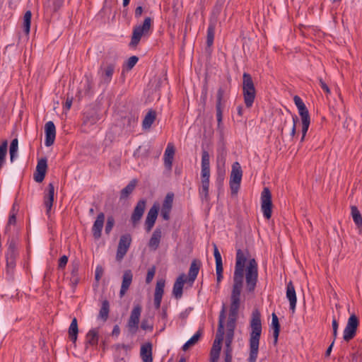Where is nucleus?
<instances>
[{
	"label": "nucleus",
	"instance_id": "57",
	"mask_svg": "<svg viewBox=\"0 0 362 362\" xmlns=\"http://www.w3.org/2000/svg\"><path fill=\"white\" fill-rule=\"evenodd\" d=\"M201 177H202V180L209 181L210 168H202Z\"/></svg>",
	"mask_w": 362,
	"mask_h": 362
},
{
	"label": "nucleus",
	"instance_id": "11",
	"mask_svg": "<svg viewBox=\"0 0 362 362\" xmlns=\"http://www.w3.org/2000/svg\"><path fill=\"white\" fill-rule=\"evenodd\" d=\"M142 308L140 305H136L132 309L129 318L127 326L129 331L132 334H135L139 329V323Z\"/></svg>",
	"mask_w": 362,
	"mask_h": 362
},
{
	"label": "nucleus",
	"instance_id": "25",
	"mask_svg": "<svg viewBox=\"0 0 362 362\" xmlns=\"http://www.w3.org/2000/svg\"><path fill=\"white\" fill-rule=\"evenodd\" d=\"M162 237V230L160 228H156L148 242V247L152 250H156L159 247L160 242Z\"/></svg>",
	"mask_w": 362,
	"mask_h": 362
},
{
	"label": "nucleus",
	"instance_id": "55",
	"mask_svg": "<svg viewBox=\"0 0 362 362\" xmlns=\"http://www.w3.org/2000/svg\"><path fill=\"white\" fill-rule=\"evenodd\" d=\"M155 274H156V267L155 266H153L151 268L148 269V272H147V274H146V284H150L154 276H155Z\"/></svg>",
	"mask_w": 362,
	"mask_h": 362
},
{
	"label": "nucleus",
	"instance_id": "36",
	"mask_svg": "<svg viewBox=\"0 0 362 362\" xmlns=\"http://www.w3.org/2000/svg\"><path fill=\"white\" fill-rule=\"evenodd\" d=\"M100 119L99 115L95 112H86L83 115L84 124H95Z\"/></svg>",
	"mask_w": 362,
	"mask_h": 362
},
{
	"label": "nucleus",
	"instance_id": "20",
	"mask_svg": "<svg viewBox=\"0 0 362 362\" xmlns=\"http://www.w3.org/2000/svg\"><path fill=\"white\" fill-rule=\"evenodd\" d=\"M105 214L100 212L98 214L96 220L95 221L92 227V233L95 239L98 240L101 237L102 230L104 226Z\"/></svg>",
	"mask_w": 362,
	"mask_h": 362
},
{
	"label": "nucleus",
	"instance_id": "48",
	"mask_svg": "<svg viewBox=\"0 0 362 362\" xmlns=\"http://www.w3.org/2000/svg\"><path fill=\"white\" fill-rule=\"evenodd\" d=\"M221 5H218V3L214 6L211 16L209 19V22H211L213 20H214V24L217 23L218 21V17L221 13Z\"/></svg>",
	"mask_w": 362,
	"mask_h": 362
},
{
	"label": "nucleus",
	"instance_id": "1",
	"mask_svg": "<svg viewBox=\"0 0 362 362\" xmlns=\"http://www.w3.org/2000/svg\"><path fill=\"white\" fill-rule=\"evenodd\" d=\"M249 256L250 253L247 250H237L226 330L235 331V329L236 320L240 305V295L243 286L245 272L247 291L252 293L257 286L258 281V264L255 258H250L248 260L247 265L245 267V263Z\"/></svg>",
	"mask_w": 362,
	"mask_h": 362
},
{
	"label": "nucleus",
	"instance_id": "32",
	"mask_svg": "<svg viewBox=\"0 0 362 362\" xmlns=\"http://www.w3.org/2000/svg\"><path fill=\"white\" fill-rule=\"evenodd\" d=\"M68 333L70 340L73 343H76L78 333V322L76 317H74V319L72 320L71 325L69 327Z\"/></svg>",
	"mask_w": 362,
	"mask_h": 362
},
{
	"label": "nucleus",
	"instance_id": "52",
	"mask_svg": "<svg viewBox=\"0 0 362 362\" xmlns=\"http://www.w3.org/2000/svg\"><path fill=\"white\" fill-rule=\"evenodd\" d=\"M115 225V218L112 216H110L107 218L105 231L106 234H109Z\"/></svg>",
	"mask_w": 362,
	"mask_h": 362
},
{
	"label": "nucleus",
	"instance_id": "15",
	"mask_svg": "<svg viewBox=\"0 0 362 362\" xmlns=\"http://www.w3.org/2000/svg\"><path fill=\"white\" fill-rule=\"evenodd\" d=\"M47 192L45 193L44 195V205L46 208V214L49 217L50 211L54 202V186L52 183H49L47 185Z\"/></svg>",
	"mask_w": 362,
	"mask_h": 362
},
{
	"label": "nucleus",
	"instance_id": "27",
	"mask_svg": "<svg viewBox=\"0 0 362 362\" xmlns=\"http://www.w3.org/2000/svg\"><path fill=\"white\" fill-rule=\"evenodd\" d=\"M99 340V331L98 328H93L88 331L86 336V347L88 345L97 346Z\"/></svg>",
	"mask_w": 362,
	"mask_h": 362
},
{
	"label": "nucleus",
	"instance_id": "43",
	"mask_svg": "<svg viewBox=\"0 0 362 362\" xmlns=\"http://www.w3.org/2000/svg\"><path fill=\"white\" fill-rule=\"evenodd\" d=\"M224 362H232L233 347L231 343H225V349L223 351Z\"/></svg>",
	"mask_w": 362,
	"mask_h": 362
},
{
	"label": "nucleus",
	"instance_id": "35",
	"mask_svg": "<svg viewBox=\"0 0 362 362\" xmlns=\"http://www.w3.org/2000/svg\"><path fill=\"white\" fill-rule=\"evenodd\" d=\"M214 21H215L213 20L209 23L206 35V45L208 47H211L214 43L215 29L216 26V24H214Z\"/></svg>",
	"mask_w": 362,
	"mask_h": 362
},
{
	"label": "nucleus",
	"instance_id": "24",
	"mask_svg": "<svg viewBox=\"0 0 362 362\" xmlns=\"http://www.w3.org/2000/svg\"><path fill=\"white\" fill-rule=\"evenodd\" d=\"M152 344L147 342L141 346L140 356L143 362H153Z\"/></svg>",
	"mask_w": 362,
	"mask_h": 362
},
{
	"label": "nucleus",
	"instance_id": "10",
	"mask_svg": "<svg viewBox=\"0 0 362 362\" xmlns=\"http://www.w3.org/2000/svg\"><path fill=\"white\" fill-rule=\"evenodd\" d=\"M225 94V89L220 87L216 93V119L218 122V129L222 131L223 129V110L224 108L223 97Z\"/></svg>",
	"mask_w": 362,
	"mask_h": 362
},
{
	"label": "nucleus",
	"instance_id": "29",
	"mask_svg": "<svg viewBox=\"0 0 362 362\" xmlns=\"http://www.w3.org/2000/svg\"><path fill=\"white\" fill-rule=\"evenodd\" d=\"M272 324L271 328L273 330L274 344L276 345L278 342V338L280 333L281 325L277 315L273 313L272 315Z\"/></svg>",
	"mask_w": 362,
	"mask_h": 362
},
{
	"label": "nucleus",
	"instance_id": "8",
	"mask_svg": "<svg viewBox=\"0 0 362 362\" xmlns=\"http://www.w3.org/2000/svg\"><path fill=\"white\" fill-rule=\"evenodd\" d=\"M358 325V318L356 315H351L349 317L347 324L344 330L343 339L345 341L348 342L355 337Z\"/></svg>",
	"mask_w": 362,
	"mask_h": 362
},
{
	"label": "nucleus",
	"instance_id": "41",
	"mask_svg": "<svg viewBox=\"0 0 362 362\" xmlns=\"http://www.w3.org/2000/svg\"><path fill=\"white\" fill-rule=\"evenodd\" d=\"M18 141L17 139H14L11 141L9 148V154L11 162H13L15 158L17 157L18 152Z\"/></svg>",
	"mask_w": 362,
	"mask_h": 362
},
{
	"label": "nucleus",
	"instance_id": "47",
	"mask_svg": "<svg viewBox=\"0 0 362 362\" xmlns=\"http://www.w3.org/2000/svg\"><path fill=\"white\" fill-rule=\"evenodd\" d=\"M202 168H210V156L209 153L206 150L202 151Z\"/></svg>",
	"mask_w": 362,
	"mask_h": 362
},
{
	"label": "nucleus",
	"instance_id": "2",
	"mask_svg": "<svg viewBox=\"0 0 362 362\" xmlns=\"http://www.w3.org/2000/svg\"><path fill=\"white\" fill-rule=\"evenodd\" d=\"M251 331L249 339V357L248 362H256L259 353V340L262 331L261 313L258 309L252 310L250 322Z\"/></svg>",
	"mask_w": 362,
	"mask_h": 362
},
{
	"label": "nucleus",
	"instance_id": "42",
	"mask_svg": "<svg viewBox=\"0 0 362 362\" xmlns=\"http://www.w3.org/2000/svg\"><path fill=\"white\" fill-rule=\"evenodd\" d=\"M165 281L163 279H160L157 281L154 296L163 298L164 293V287Z\"/></svg>",
	"mask_w": 362,
	"mask_h": 362
},
{
	"label": "nucleus",
	"instance_id": "21",
	"mask_svg": "<svg viewBox=\"0 0 362 362\" xmlns=\"http://www.w3.org/2000/svg\"><path fill=\"white\" fill-rule=\"evenodd\" d=\"M286 298L289 300L290 303V310L292 313H294L296 311V293L295 291L294 286L292 281H289L287 284L286 286Z\"/></svg>",
	"mask_w": 362,
	"mask_h": 362
},
{
	"label": "nucleus",
	"instance_id": "18",
	"mask_svg": "<svg viewBox=\"0 0 362 362\" xmlns=\"http://www.w3.org/2000/svg\"><path fill=\"white\" fill-rule=\"evenodd\" d=\"M45 146L49 147L54 144L56 136V127L53 122L49 121L45 124Z\"/></svg>",
	"mask_w": 362,
	"mask_h": 362
},
{
	"label": "nucleus",
	"instance_id": "34",
	"mask_svg": "<svg viewBox=\"0 0 362 362\" xmlns=\"http://www.w3.org/2000/svg\"><path fill=\"white\" fill-rule=\"evenodd\" d=\"M202 334V329H199L182 347L184 351H187L191 346L195 345Z\"/></svg>",
	"mask_w": 362,
	"mask_h": 362
},
{
	"label": "nucleus",
	"instance_id": "7",
	"mask_svg": "<svg viewBox=\"0 0 362 362\" xmlns=\"http://www.w3.org/2000/svg\"><path fill=\"white\" fill-rule=\"evenodd\" d=\"M272 193L268 187H264L261 193V209L267 220L272 217Z\"/></svg>",
	"mask_w": 362,
	"mask_h": 362
},
{
	"label": "nucleus",
	"instance_id": "23",
	"mask_svg": "<svg viewBox=\"0 0 362 362\" xmlns=\"http://www.w3.org/2000/svg\"><path fill=\"white\" fill-rule=\"evenodd\" d=\"M133 279V274L130 269H127L124 271L122 276V286L119 291V296L122 298L127 290L129 289Z\"/></svg>",
	"mask_w": 362,
	"mask_h": 362
},
{
	"label": "nucleus",
	"instance_id": "16",
	"mask_svg": "<svg viewBox=\"0 0 362 362\" xmlns=\"http://www.w3.org/2000/svg\"><path fill=\"white\" fill-rule=\"evenodd\" d=\"M47 168V160L46 158H41L37 164L36 170L34 173V180L37 182H42L45 177Z\"/></svg>",
	"mask_w": 362,
	"mask_h": 362
},
{
	"label": "nucleus",
	"instance_id": "22",
	"mask_svg": "<svg viewBox=\"0 0 362 362\" xmlns=\"http://www.w3.org/2000/svg\"><path fill=\"white\" fill-rule=\"evenodd\" d=\"M115 69V62L106 63L101 66L100 69L103 70L102 78L104 83H109L110 82Z\"/></svg>",
	"mask_w": 362,
	"mask_h": 362
},
{
	"label": "nucleus",
	"instance_id": "12",
	"mask_svg": "<svg viewBox=\"0 0 362 362\" xmlns=\"http://www.w3.org/2000/svg\"><path fill=\"white\" fill-rule=\"evenodd\" d=\"M223 337L224 332H216V338L210 351V362H218L221 350V344L223 340Z\"/></svg>",
	"mask_w": 362,
	"mask_h": 362
},
{
	"label": "nucleus",
	"instance_id": "40",
	"mask_svg": "<svg viewBox=\"0 0 362 362\" xmlns=\"http://www.w3.org/2000/svg\"><path fill=\"white\" fill-rule=\"evenodd\" d=\"M32 13L27 11L23 16V30L26 35H28L30 29Z\"/></svg>",
	"mask_w": 362,
	"mask_h": 362
},
{
	"label": "nucleus",
	"instance_id": "45",
	"mask_svg": "<svg viewBox=\"0 0 362 362\" xmlns=\"http://www.w3.org/2000/svg\"><path fill=\"white\" fill-rule=\"evenodd\" d=\"M173 199L174 194L172 192L168 193L165 197L161 209L171 210L173 208Z\"/></svg>",
	"mask_w": 362,
	"mask_h": 362
},
{
	"label": "nucleus",
	"instance_id": "4",
	"mask_svg": "<svg viewBox=\"0 0 362 362\" xmlns=\"http://www.w3.org/2000/svg\"><path fill=\"white\" fill-rule=\"evenodd\" d=\"M152 19L150 17H146L142 24L134 27L131 41L129 44V47H136L141 37L148 35Z\"/></svg>",
	"mask_w": 362,
	"mask_h": 362
},
{
	"label": "nucleus",
	"instance_id": "61",
	"mask_svg": "<svg viewBox=\"0 0 362 362\" xmlns=\"http://www.w3.org/2000/svg\"><path fill=\"white\" fill-rule=\"evenodd\" d=\"M310 123V119H303L302 120V134L305 136L308 130L309 126Z\"/></svg>",
	"mask_w": 362,
	"mask_h": 362
},
{
	"label": "nucleus",
	"instance_id": "53",
	"mask_svg": "<svg viewBox=\"0 0 362 362\" xmlns=\"http://www.w3.org/2000/svg\"><path fill=\"white\" fill-rule=\"evenodd\" d=\"M139 61V57L136 56L130 57L126 62V67L127 70H131Z\"/></svg>",
	"mask_w": 362,
	"mask_h": 362
},
{
	"label": "nucleus",
	"instance_id": "59",
	"mask_svg": "<svg viewBox=\"0 0 362 362\" xmlns=\"http://www.w3.org/2000/svg\"><path fill=\"white\" fill-rule=\"evenodd\" d=\"M103 272H104V270H103V268L102 267V266L98 265L96 267V269L95 271V279L96 281H99L101 279V277L103 274Z\"/></svg>",
	"mask_w": 362,
	"mask_h": 362
},
{
	"label": "nucleus",
	"instance_id": "13",
	"mask_svg": "<svg viewBox=\"0 0 362 362\" xmlns=\"http://www.w3.org/2000/svg\"><path fill=\"white\" fill-rule=\"evenodd\" d=\"M146 205V201L144 199H140L136 204L131 216V221L134 226H136L141 220L144 213Z\"/></svg>",
	"mask_w": 362,
	"mask_h": 362
},
{
	"label": "nucleus",
	"instance_id": "6",
	"mask_svg": "<svg viewBox=\"0 0 362 362\" xmlns=\"http://www.w3.org/2000/svg\"><path fill=\"white\" fill-rule=\"evenodd\" d=\"M243 170L238 162L233 163L230 176V188L232 195H236L240 187Z\"/></svg>",
	"mask_w": 362,
	"mask_h": 362
},
{
	"label": "nucleus",
	"instance_id": "50",
	"mask_svg": "<svg viewBox=\"0 0 362 362\" xmlns=\"http://www.w3.org/2000/svg\"><path fill=\"white\" fill-rule=\"evenodd\" d=\"M214 255L216 261V267L223 266L222 257L216 244L214 245Z\"/></svg>",
	"mask_w": 362,
	"mask_h": 362
},
{
	"label": "nucleus",
	"instance_id": "28",
	"mask_svg": "<svg viewBox=\"0 0 362 362\" xmlns=\"http://www.w3.org/2000/svg\"><path fill=\"white\" fill-rule=\"evenodd\" d=\"M201 265H202V263H201L200 260L195 259L192 262L190 267H189V274H189V277H188L189 282L192 284L195 281V279L199 274V271Z\"/></svg>",
	"mask_w": 362,
	"mask_h": 362
},
{
	"label": "nucleus",
	"instance_id": "33",
	"mask_svg": "<svg viewBox=\"0 0 362 362\" xmlns=\"http://www.w3.org/2000/svg\"><path fill=\"white\" fill-rule=\"evenodd\" d=\"M156 118V112L153 110H150L147 114L146 115L143 122L142 126L144 129H149Z\"/></svg>",
	"mask_w": 362,
	"mask_h": 362
},
{
	"label": "nucleus",
	"instance_id": "46",
	"mask_svg": "<svg viewBox=\"0 0 362 362\" xmlns=\"http://www.w3.org/2000/svg\"><path fill=\"white\" fill-rule=\"evenodd\" d=\"M141 328L143 330L151 332L153 329L152 320L149 317H144L141 321Z\"/></svg>",
	"mask_w": 362,
	"mask_h": 362
},
{
	"label": "nucleus",
	"instance_id": "60",
	"mask_svg": "<svg viewBox=\"0 0 362 362\" xmlns=\"http://www.w3.org/2000/svg\"><path fill=\"white\" fill-rule=\"evenodd\" d=\"M224 176H225L224 171H221V170L218 171L216 183H217L218 187L222 186V185L223 183V180H224Z\"/></svg>",
	"mask_w": 362,
	"mask_h": 362
},
{
	"label": "nucleus",
	"instance_id": "3",
	"mask_svg": "<svg viewBox=\"0 0 362 362\" xmlns=\"http://www.w3.org/2000/svg\"><path fill=\"white\" fill-rule=\"evenodd\" d=\"M243 95L245 106L250 108L256 97V90L251 75L246 72L243 75Z\"/></svg>",
	"mask_w": 362,
	"mask_h": 362
},
{
	"label": "nucleus",
	"instance_id": "37",
	"mask_svg": "<svg viewBox=\"0 0 362 362\" xmlns=\"http://www.w3.org/2000/svg\"><path fill=\"white\" fill-rule=\"evenodd\" d=\"M110 312V303L107 300H104L102 302V305L100 309L98 317L102 319L103 321H106L108 318Z\"/></svg>",
	"mask_w": 362,
	"mask_h": 362
},
{
	"label": "nucleus",
	"instance_id": "26",
	"mask_svg": "<svg viewBox=\"0 0 362 362\" xmlns=\"http://www.w3.org/2000/svg\"><path fill=\"white\" fill-rule=\"evenodd\" d=\"M175 155V148L172 144H168L164 153V165L166 168L171 170Z\"/></svg>",
	"mask_w": 362,
	"mask_h": 362
},
{
	"label": "nucleus",
	"instance_id": "49",
	"mask_svg": "<svg viewBox=\"0 0 362 362\" xmlns=\"http://www.w3.org/2000/svg\"><path fill=\"white\" fill-rule=\"evenodd\" d=\"M225 312H226V309H225V306L223 305L222 308V310L219 314L217 331L224 332V320L226 318Z\"/></svg>",
	"mask_w": 362,
	"mask_h": 362
},
{
	"label": "nucleus",
	"instance_id": "38",
	"mask_svg": "<svg viewBox=\"0 0 362 362\" xmlns=\"http://www.w3.org/2000/svg\"><path fill=\"white\" fill-rule=\"evenodd\" d=\"M209 181L202 180V187L199 189V195L202 200L208 201L209 199Z\"/></svg>",
	"mask_w": 362,
	"mask_h": 362
},
{
	"label": "nucleus",
	"instance_id": "14",
	"mask_svg": "<svg viewBox=\"0 0 362 362\" xmlns=\"http://www.w3.org/2000/svg\"><path fill=\"white\" fill-rule=\"evenodd\" d=\"M159 211V206L154 204L149 209L145 221V229L147 232H150L153 228L158 217Z\"/></svg>",
	"mask_w": 362,
	"mask_h": 362
},
{
	"label": "nucleus",
	"instance_id": "5",
	"mask_svg": "<svg viewBox=\"0 0 362 362\" xmlns=\"http://www.w3.org/2000/svg\"><path fill=\"white\" fill-rule=\"evenodd\" d=\"M18 256L17 243L14 238L8 239V248L5 253L6 261V273L12 275L16 267V258Z\"/></svg>",
	"mask_w": 362,
	"mask_h": 362
},
{
	"label": "nucleus",
	"instance_id": "31",
	"mask_svg": "<svg viewBox=\"0 0 362 362\" xmlns=\"http://www.w3.org/2000/svg\"><path fill=\"white\" fill-rule=\"evenodd\" d=\"M136 184L137 180L136 179L132 180L129 184L121 190L119 199H126L132 193L136 186Z\"/></svg>",
	"mask_w": 362,
	"mask_h": 362
},
{
	"label": "nucleus",
	"instance_id": "64",
	"mask_svg": "<svg viewBox=\"0 0 362 362\" xmlns=\"http://www.w3.org/2000/svg\"><path fill=\"white\" fill-rule=\"evenodd\" d=\"M144 12V8L141 5L138 6L134 11V16L136 18H139Z\"/></svg>",
	"mask_w": 362,
	"mask_h": 362
},
{
	"label": "nucleus",
	"instance_id": "62",
	"mask_svg": "<svg viewBox=\"0 0 362 362\" xmlns=\"http://www.w3.org/2000/svg\"><path fill=\"white\" fill-rule=\"evenodd\" d=\"M235 331L226 330L225 343H233Z\"/></svg>",
	"mask_w": 362,
	"mask_h": 362
},
{
	"label": "nucleus",
	"instance_id": "54",
	"mask_svg": "<svg viewBox=\"0 0 362 362\" xmlns=\"http://www.w3.org/2000/svg\"><path fill=\"white\" fill-rule=\"evenodd\" d=\"M332 341H335L337 337V330L339 327V323L335 317L333 318L332 322Z\"/></svg>",
	"mask_w": 362,
	"mask_h": 362
},
{
	"label": "nucleus",
	"instance_id": "63",
	"mask_svg": "<svg viewBox=\"0 0 362 362\" xmlns=\"http://www.w3.org/2000/svg\"><path fill=\"white\" fill-rule=\"evenodd\" d=\"M319 83L320 86L322 88V89L327 94L330 93V90L327 83L322 80V78H319Z\"/></svg>",
	"mask_w": 362,
	"mask_h": 362
},
{
	"label": "nucleus",
	"instance_id": "56",
	"mask_svg": "<svg viewBox=\"0 0 362 362\" xmlns=\"http://www.w3.org/2000/svg\"><path fill=\"white\" fill-rule=\"evenodd\" d=\"M223 266L216 267V281H217L218 284L221 283V281H222V279L223 278Z\"/></svg>",
	"mask_w": 362,
	"mask_h": 362
},
{
	"label": "nucleus",
	"instance_id": "58",
	"mask_svg": "<svg viewBox=\"0 0 362 362\" xmlns=\"http://www.w3.org/2000/svg\"><path fill=\"white\" fill-rule=\"evenodd\" d=\"M67 262H68V257L66 255L62 256L59 259V264H58L59 269H64Z\"/></svg>",
	"mask_w": 362,
	"mask_h": 362
},
{
	"label": "nucleus",
	"instance_id": "19",
	"mask_svg": "<svg viewBox=\"0 0 362 362\" xmlns=\"http://www.w3.org/2000/svg\"><path fill=\"white\" fill-rule=\"evenodd\" d=\"M279 119L281 122L279 125V129L281 130V134H283L284 130L286 128L287 124H290L293 122L297 123L298 121V118L296 115H293L289 111L287 112V114H284L282 112L279 114Z\"/></svg>",
	"mask_w": 362,
	"mask_h": 362
},
{
	"label": "nucleus",
	"instance_id": "39",
	"mask_svg": "<svg viewBox=\"0 0 362 362\" xmlns=\"http://www.w3.org/2000/svg\"><path fill=\"white\" fill-rule=\"evenodd\" d=\"M8 141L4 140L0 146V170L3 168L6 163L7 155Z\"/></svg>",
	"mask_w": 362,
	"mask_h": 362
},
{
	"label": "nucleus",
	"instance_id": "30",
	"mask_svg": "<svg viewBox=\"0 0 362 362\" xmlns=\"http://www.w3.org/2000/svg\"><path fill=\"white\" fill-rule=\"evenodd\" d=\"M351 214L354 223L358 229L359 233H362V215L357 206H351Z\"/></svg>",
	"mask_w": 362,
	"mask_h": 362
},
{
	"label": "nucleus",
	"instance_id": "51",
	"mask_svg": "<svg viewBox=\"0 0 362 362\" xmlns=\"http://www.w3.org/2000/svg\"><path fill=\"white\" fill-rule=\"evenodd\" d=\"M299 115L301 117V120L303 119H310L309 112L305 105L298 108Z\"/></svg>",
	"mask_w": 362,
	"mask_h": 362
},
{
	"label": "nucleus",
	"instance_id": "44",
	"mask_svg": "<svg viewBox=\"0 0 362 362\" xmlns=\"http://www.w3.org/2000/svg\"><path fill=\"white\" fill-rule=\"evenodd\" d=\"M70 281L71 286L75 288L79 282V276H78V266H74L71 272Z\"/></svg>",
	"mask_w": 362,
	"mask_h": 362
},
{
	"label": "nucleus",
	"instance_id": "17",
	"mask_svg": "<svg viewBox=\"0 0 362 362\" xmlns=\"http://www.w3.org/2000/svg\"><path fill=\"white\" fill-rule=\"evenodd\" d=\"M187 281V276L185 274H181L175 280L173 288V295L176 299H180L183 294V286L185 283Z\"/></svg>",
	"mask_w": 362,
	"mask_h": 362
},
{
	"label": "nucleus",
	"instance_id": "9",
	"mask_svg": "<svg viewBox=\"0 0 362 362\" xmlns=\"http://www.w3.org/2000/svg\"><path fill=\"white\" fill-rule=\"evenodd\" d=\"M132 240V236L129 233L121 235L117 249V261L120 262L124 257L131 245Z\"/></svg>",
	"mask_w": 362,
	"mask_h": 362
}]
</instances>
